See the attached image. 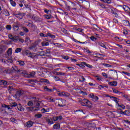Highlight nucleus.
Masks as SVG:
<instances>
[{
  "label": "nucleus",
  "instance_id": "33",
  "mask_svg": "<svg viewBox=\"0 0 130 130\" xmlns=\"http://www.w3.org/2000/svg\"><path fill=\"white\" fill-rule=\"evenodd\" d=\"M6 28L7 30H11L12 29V25H6Z\"/></svg>",
  "mask_w": 130,
  "mask_h": 130
},
{
  "label": "nucleus",
  "instance_id": "47",
  "mask_svg": "<svg viewBox=\"0 0 130 130\" xmlns=\"http://www.w3.org/2000/svg\"><path fill=\"white\" fill-rule=\"evenodd\" d=\"M8 90L9 91H13V90H15V88L12 86L8 87Z\"/></svg>",
  "mask_w": 130,
  "mask_h": 130
},
{
  "label": "nucleus",
  "instance_id": "52",
  "mask_svg": "<svg viewBox=\"0 0 130 130\" xmlns=\"http://www.w3.org/2000/svg\"><path fill=\"white\" fill-rule=\"evenodd\" d=\"M54 79H55V81H60V78H59V77H56V76H55Z\"/></svg>",
  "mask_w": 130,
  "mask_h": 130
},
{
  "label": "nucleus",
  "instance_id": "26",
  "mask_svg": "<svg viewBox=\"0 0 130 130\" xmlns=\"http://www.w3.org/2000/svg\"><path fill=\"white\" fill-rule=\"evenodd\" d=\"M21 74L22 75H24V77H28V73H27V71H23L21 72Z\"/></svg>",
  "mask_w": 130,
  "mask_h": 130
},
{
  "label": "nucleus",
  "instance_id": "55",
  "mask_svg": "<svg viewBox=\"0 0 130 130\" xmlns=\"http://www.w3.org/2000/svg\"><path fill=\"white\" fill-rule=\"evenodd\" d=\"M7 61H8V63H12V62H13V60L12 59L10 58L7 60Z\"/></svg>",
  "mask_w": 130,
  "mask_h": 130
},
{
  "label": "nucleus",
  "instance_id": "53",
  "mask_svg": "<svg viewBox=\"0 0 130 130\" xmlns=\"http://www.w3.org/2000/svg\"><path fill=\"white\" fill-rule=\"evenodd\" d=\"M45 13H46V14H49V12L50 13V12H51V10H44Z\"/></svg>",
  "mask_w": 130,
  "mask_h": 130
},
{
  "label": "nucleus",
  "instance_id": "54",
  "mask_svg": "<svg viewBox=\"0 0 130 130\" xmlns=\"http://www.w3.org/2000/svg\"><path fill=\"white\" fill-rule=\"evenodd\" d=\"M40 36L41 37H47V35H44L43 33L41 32L40 34Z\"/></svg>",
  "mask_w": 130,
  "mask_h": 130
},
{
  "label": "nucleus",
  "instance_id": "43",
  "mask_svg": "<svg viewBox=\"0 0 130 130\" xmlns=\"http://www.w3.org/2000/svg\"><path fill=\"white\" fill-rule=\"evenodd\" d=\"M103 3H107V4H110V0H101Z\"/></svg>",
  "mask_w": 130,
  "mask_h": 130
},
{
  "label": "nucleus",
  "instance_id": "36",
  "mask_svg": "<svg viewBox=\"0 0 130 130\" xmlns=\"http://www.w3.org/2000/svg\"><path fill=\"white\" fill-rule=\"evenodd\" d=\"M11 107H16V106H18V104L17 103H13L11 105Z\"/></svg>",
  "mask_w": 130,
  "mask_h": 130
},
{
  "label": "nucleus",
  "instance_id": "23",
  "mask_svg": "<svg viewBox=\"0 0 130 130\" xmlns=\"http://www.w3.org/2000/svg\"><path fill=\"white\" fill-rule=\"evenodd\" d=\"M49 45V43L46 42H42V46H47Z\"/></svg>",
  "mask_w": 130,
  "mask_h": 130
},
{
  "label": "nucleus",
  "instance_id": "21",
  "mask_svg": "<svg viewBox=\"0 0 130 130\" xmlns=\"http://www.w3.org/2000/svg\"><path fill=\"white\" fill-rule=\"evenodd\" d=\"M22 29L25 32V33H28V32H29V29H28V28L25 26L22 27Z\"/></svg>",
  "mask_w": 130,
  "mask_h": 130
},
{
  "label": "nucleus",
  "instance_id": "1",
  "mask_svg": "<svg viewBox=\"0 0 130 130\" xmlns=\"http://www.w3.org/2000/svg\"><path fill=\"white\" fill-rule=\"evenodd\" d=\"M66 8L67 10H68V11H70L71 9L72 10H77L76 8V4L71 1H69L67 3H66Z\"/></svg>",
  "mask_w": 130,
  "mask_h": 130
},
{
  "label": "nucleus",
  "instance_id": "14",
  "mask_svg": "<svg viewBox=\"0 0 130 130\" xmlns=\"http://www.w3.org/2000/svg\"><path fill=\"white\" fill-rule=\"evenodd\" d=\"M110 98L111 99H112V100H113V101H115V102H116V103H117V104H118V101H117V98H116V97L110 96Z\"/></svg>",
  "mask_w": 130,
  "mask_h": 130
},
{
  "label": "nucleus",
  "instance_id": "61",
  "mask_svg": "<svg viewBox=\"0 0 130 130\" xmlns=\"http://www.w3.org/2000/svg\"><path fill=\"white\" fill-rule=\"evenodd\" d=\"M63 58L64 59H66V60H68V59H69V58H70V57H69L68 56H65L63 57Z\"/></svg>",
  "mask_w": 130,
  "mask_h": 130
},
{
  "label": "nucleus",
  "instance_id": "39",
  "mask_svg": "<svg viewBox=\"0 0 130 130\" xmlns=\"http://www.w3.org/2000/svg\"><path fill=\"white\" fill-rule=\"evenodd\" d=\"M35 47H36V45H34L29 47V48L30 49V50H33V49H35Z\"/></svg>",
  "mask_w": 130,
  "mask_h": 130
},
{
  "label": "nucleus",
  "instance_id": "63",
  "mask_svg": "<svg viewBox=\"0 0 130 130\" xmlns=\"http://www.w3.org/2000/svg\"><path fill=\"white\" fill-rule=\"evenodd\" d=\"M77 31H78V32H83V29H82L81 28H78L76 29Z\"/></svg>",
  "mask_w": 130,
  "mask_h": 130
},
{
  "label": "nucleus",
  "instance_id": "41",
  "mask_svg": "<svg viewBox=\"0 0 130 130\" xmlns=\"http://www.w3.org/2000/svg\"><path fill=\"white\" fill-rule=\"evenodd\" d=\"M35 72H32L29 74V76L30 77H34V76H35Z\"/></svg>",
  "mask_w": 130,
  "mask_h": 130
},
{
  "label": "nucleus",
  "instance_id": "5",
  "mask_svg": "<svg viewBox=\"0 0 130 130\" xmlns=\"http://www.w3.org/2000/svg\"><path fill=\"white\" fill-rule=\"evenodd\" d=\"M31 18L32 19L36 21V22H38V21H39L40 22H42V19L37 18V17H36V15H32Z\"/></svg>",
  "mask_w": 130,
  "mask_h": 130
},
{
  "label": "nucleus",
  "instance_id": "18",
  "mask_svg": "<svg viewBox=\"0 0 130 130\" xmlns=\"http://www.w3.org/2000/svg\"><path fill=\"white\" fill-rule=\"evenodd\" d=\"M46 120L47 122H48V123H50V124H52L53 123V121H52L51 119L47 118Z\"/></svg>",
  "mask_w": 130,
  "mask_h": 130
},
{
  "label": "nucleus",
  "instance_id": "28",
  "mask_svg": "<svg viewBox=\"0 0 130 130\" xmlns=\"http://www.w3.org/2000/svg\"><path fill=\"white\" fill-rule=\"evenodd\" d=\"M27 111H33L34 108L32 107H26Z\"/></svg>",
  "mask_w": 130,
  "mask_h": 130
},
{
  "label": "nucleus",
  "instance_id": "31",
  "mask_svg": "<svg viewBox=\"0 0 130 130\" xmlns=\"http://www.w3.org/2000/svg\"><path fill=\"white\" fill-rule=\"evenodd\" d=\"M103 66H104L106 68H112V66L107 63H103Z\"/></svg>",
  "mask_w": 130,
  "mask_h": 130
},
{
  "label": "nucleus",
  "instance_id": "16",
  "mask_svg": "<svg viewBox=\"0 0 130 130\" xmlns=\"http://www.w3.org/2000/svg\"><path fill=\"white\" fill-rule=\"evenodd\" d=\"M86 106L87 107H88L89 108H92V103H91V102H90L89 101H88L87 102H86Z\"/></svg>",
  "mask_w": 130,
  "mask_h": 130
},
{
  "label": "nucleus",
  "instance_id": "25",
  "mask_svg": "<svg viewBox=\"0 0 130 130\" xmlns=\"http://www.w3.org/2000/svg\"><path fill=\"white\" fill-rule=\"evenodd\" d=\"M11 40H13L14 42H17V41H18V37L16 36H14Z\"/></svg>",
  "mask_w": 130,
  "mask_h": 130
},
{
  "label": "nucleus",
  "instance_id": "13",
  "mask_svg": "<svg viewBox=\"0 0 130 130\" xmlns=\"http://www.w3.org/2000/svg\"><path fill=\"white\" fill-rule=\"evenodd\" d=\"M90 97H91V98H92L94 101H96L99 99L98 96L94 95V94H90Z\"/></svg>",
  "mask_w": 130,
  "mask_h": 130
},
{
  "label": "nucleus",
  "instance_id": "40",
  "mask_svg": "<svg viewBox=\"0 0 130 130\" xmlns=\"http://www.w3.org/2000/svg\"><path fill=\"white\" fill-rule=\"evenodd\" d=\"M81 78L82 80H79V82H85V81H86V79H85V78L83 76H81Z\"/></svg>",
  "mask_w": 130,
  "mask_h": 130
},
{
  "label": "nucleus",
  "instance_id": "24",
  "mask_svg": "<svg viewBox=\"0 0 130 130\" xmlns=\"http://www.w3.org/2000/svg\"><path fill=\"white\" fill-rule=\"evenodd\" d=\"M13 69L14 71H15V72H17V73H20V72H21V70H20V69H18V68L16 66L13 67Z\"/></svg>",
  "mask_w": 130,
  "mask_h": 130
},
{
  "label": "nucleus",
  "instance_id": "64",
  "mask_svg": "<svg viewBox=\"0 0 130 130\" xmlns=\"http://www.w3.org/2000/svg\"><path fill=\"white\" fill-rule=\"evenodd\" d=\"M123 34L125 35L126 34H127V31H126V30H124L123 31Z\"/></svg>",
  "mask_w": 130,
  "mask_h": 130
},
{
  "label": "nucleus",
  "instance_id": "37",
  "mask_svg": "<svg viewBox=\"0 0 130 130\" xmlns=\"http://www.w3.org/2000/svg\"><path fill=\"white\" fill-rule=\"evenodd\" d=\"M2 107L5 108H8V109H11V107H10V106H8L7 105H3Z\"/></svg>",
  "mask_w": 130,
  "mask_h": 130
},
{
  "label": "nucleus",
  "instance_id": "6",
  "mask_svg": "<svg viewBox=\"0 0 130 130\" xmlns=\"http://www.w3.org/2000/svg\"><path fill=\"white\" fill-rule=\"evenodd\" d=\"M19 27H20V23L16 22V25L13 26V29L15 31H18L19 30Z\"/></svg>",
  "mask_w": 130,
  "mask_h": 130
},
{
  "label": "nucleus",
  "instance_id": "7",
  "mask_svg": "<svg viewBox=\"0 0 130 130\" xmlns=\"http://www.w3.org/2000/svg\"><path fill=\"white\" fill-rule=\"evenodd\" d=\"M17 109L19 111H24V110H25V109L22 106L21 104H19L17 105Z\"/></svg>",
  "mask_w": 130,
  "mask_h": 130
},
{
  "label": "nucleus",
  "instance_id": "59",
  "mask_svg": "<svg viewBox=\"0 0 130 130\" xmlns=\"http://www.w3.org/2000/svg\"><path fill=\"white\" fill-rule=\"evenodd\" d=\"M42 112L43 113H45V112H47V110H45V109H44V108H43V109H42Z\"/></svg>",
  "mask_w": 130,
  "mask_h": 130
},
{
  "label": "nucleus",
  "instance_id": "12",
  "mask_svg": "<svg viewBox=\"0 0 130 130\" xmlns=\"http://www.w3.org/2000/svg\"><path fill=\"white\" fill-rule=\"evenodd\" d=\"M60 95L61 96H65L66 97H69V96H70V93L67 92H62L60 93Z\"/></svg>",
  "mask_w": 130,
  "mask_h": 130
},
{
  "label": "nucleus",
  "instance_id": "46",
  "mask_svg": "<svg viewBox=\"0 0 130 130\" xmlns=\"http://www.w3.org/2000/svg\"><path fill=\"white\" fill-rule=\"evenodd\" d=\"M113 84H111V86H114V87H115L117 85V82L116 81H113Z\"/></svg>",
  "mask_w": 130,
  "mask_h": 130
},
{
  "label": "nucleus",
  "instance_id": "57",
  "mask_svg": "<svg viewBox=\"0 0 130 130\" xmlns=\"http://www.w3.org/2000/svg\"><path fill=\"white\" fill-rule=\"evenodd\" d=\"M102 76L104 77L105 78H107V74L105 73H102Z\"/></svg>",
  "mask_w": 130,
  "mask_h": 130
},
{
  "label": "nucleus",
  "instance_id": "4",
  "mask_svg": "<svg viewBox=\"0 0 130 130\" xmlns=\"http://www.w3.org/2000/svg\"><path fill=\"white\" fill-rule=\"evenodd\" d=\"M24 94V91L23 90H19L17 91L16 94H15V98H17V97H20V96H22Z\"/></svg>",
  "mask_w": 130,
  "mask_h": 130
},
{
  "label": "nucleus",
  "instance_id": "19",
  "mask_svg": "<svg viewBox=\"0 0 130 130\" xmlns=\"http://www.w3.org/2000/svg\"><path fill=\"white\" fill-rule=\"evenodd\" d=\"M39 54L41 56H46L45 51H44L39 52Z\"/></svg>",
  "mask_w": 130,
  "mask_h": 130
},
{
  "label": "nucleus",
  "instance_id": "51",
  "mask_svg": "<svg viewBox=\"0 0 130 130\" xmlns=\"http://www.w3.org/2000/svg\"><path fill=\"white\" fill-rule=\"evenodd\" d=\"M118 106H119V107H121L122 109H125V106H124L123 105H120L118 103Z\"/></svg>",
  "mask_w": 130,
  "mask_h": 130
},
{
  "label": "nucleus",
  "instance_id": "30",
  "mask_svg": "<svg viewBox=\"0 0 130 130\" xmlns=\"http://www.w3.org/2000/svg\"><path fill=\"white\" fill-rule=\"evenodd\" d=\"M47 35H48V36H49V37H50L51 38H52V39H54V38H55V36L52 35L50 33H48Z\"/></svg>",
  "mask_w": 130,
  "mask_h": 130
},
{
  "label": "nucleus",
  "instance_id": "56",
  "mask_svg": "<svg viewBox=\"0 0 130 130\" xmlns=\"http://www.w3.org/2000/svg\"><path fill=\"white\" fill-rule=\"evenodd\" d=\"M90 39H91V40H92V41H94V40H97V38L92 36L90 38Z\"/></svg>",
  "mask_w": 130,
  "mask_h": 130
},
{
  "label": "nucleus",
  "instance_id": "44",
  "mask_svg": "<svg viewBox=\"0 0 130 130\" xmlns=\"http://www.w3.org/2000/svg\"><path fill=\"white\" fill-rule=\"evenodd\" d=\"M99 58H102V57H104L105 56V55L101 54H98Z\"/></svg>",
  "mask_w": 130,
  "mask_h": 130
},
{
  "label": "nucleus",
  "instance_id": "45",
  "mask_svg": "<svg viewBox=\"0 0 130 130\" xmlns=\"http://www.w3.org/2000/svg\"><path fill=\"white\" fill-rule=\"evenodd\" d=\"M27 105L28 106H33L34 104H33V102L29 101L28 102V103H27Z\"/></svg>",
  "mask_w": 130,
  "mask_h": 130
},
{
  "label": "nucleus",
  "instance_id": "9",
  "mask_svg": "<svg viewBox=\"0 0 130 130\" xmlns=\"http://www.w3.org/2000/svg\"><path fill=\"white\" fill-rule=\"evenodd\" d=\"M24 54L26 55H30L29 57H31V58H33V55H32V53L30 52L28 50H26L24 52Z\"/></svg>",
  "mask_w": 130,
  "mask_h": 130
},
{
  "label": "nucleus",
  "instance_id": "11",
  "mask_svg": "<svg viewBox=\"0 0 130 130\" xmlns=\"http://www.w3.org/2000/svg\"><path fill=\"white\" fill-rule=\"evenodd\" d=\"M60 125L59 124V123H56L53 125V128L54 129H58V128H60Z\"/></svg>",
  "mask_w": 130,
  "mask_h": 130
},
{
  "label": "nucleus",
  "instance_id": "3",
  "mask_svg": "<svg viewBox=\"0 0 130 130\" xmlns=\"http://www.w3.org/2000/svg\"><path fill=\"white\" fill-rule=\"evenodd\" d=\"M25 15H26V14H25V13H19L18 14H15V17H16V18H19V19H23V17H25Z\"/></svg>",
  "mask_w": 130,
  "mask_h": 130
},
{
  "label": "nucleus",
  "instance_id": "50",
  "mask_svg": "<svg viewBox=\"0 0 130 130\" xmlns=\"http://www.w3.org/2000/svg\"><path fill=\"white\" fill-rule=\"evenodd\" d=\"M123 97H124V98H125V99H126V100H128V101H130V99L128 98V96H127V95H123Z\"/></svg>",
  "mask_w": 130,
  "mask_h": 130
},
{
  "label": "nucleus",
  "instance_id": "32",
  "mask_svg": "<svg viewBox=\"0 0 130 130\" xmlns=\"http://www.w3.org/2000/svg\"><path fill=\"white\" fill-rule=\"evenodd\" d=\"M84 66H86V67H87V68H89V69H92V68H93V66L89 64H87V63L86 62H83Z\"/></svg>",
  "mask_w": 130,
  "mask_h": 130
},
{
  "label": "nucleus",
  "instance_id": "42",
  "mask_svg": "<svg viewBox=\"0 0 130 130\" xmlns=\"http://www.w3.org/2000/svg\"><path fill=\"white\" fill-rule=\"evenodd\" d=\"M56 75H58L59 76H64V73L61 72H57Z\"/></svg>",
  "mask_w": 130,
  "mask_h": 130
},
{
  "label": "nucleus",
  "instance_id": "2",
  "mask_svg": "<svg viewBox=\"0 0 130 130\" xmlns=\"http://www.w3.org/2000/svg\"><path fill=\"white\" fill-rule=\"evenodd\" d=\"M63 102H66L65 100H62V99L56 100V104H58V106L59 107H63L66 106V105L63 104Z\"/></svg>",
  "mask_w": 130,
  "mask_h": 130
},
{
  "label": "nucleus",
  "instance_id": "49",
  "mask_svg": "<svg viewBox=\"0 0 130 130\" xmlns=\"http://www.w3.org/2000/svg\"><path fill=\"white\" fill-rule=\"evenodd\" d=\"M45 18L49 20V19H51V16L50 15H47L45 16Z\"/></svg>",
  "mask_w": 130,
  "mask_h": 130
},
{
  "label": "nucleus",
  "instance_id": "17",
  "mask_svg": "<svg viewBox=\"0 0 130 130\" xmlns=\"http://www.w3.org/2000/svg\"><path fill=\"white\" fill-rule=\"evenodd\" d=\"M129 112L128 111H125L124 112H122V111H120V113L121 114H124L125 115H128Z\"/></svg>",
  "mask_w": 130,
  "mask_h": 130
},
{
  "label": "nucleus",
  "instance_id": "8",
  "mask_svg": "<svg viewBox=\"0 0 130 130\" xmlns=\"http://www.w3.org/2000/svg\"><path fill=\"white\" fill-rule=\"evenodd\" d=\"M26 125L27 127H31L33 125V122L32 121H28L26 122Z\"/></svg>",
  "mask_w": 130,
  "mask_h": 130
},
{
  "label": "nucleus",
  "instance_id": "60",
  "mask_svg": "<svg viewBox=\"0 0 130 130\" xmlns=\"http://www.w3.org/2000/svg\"><path fill=\"white\" fill-rule=\"evenodd\" d=\"M122 73L123 74H124V75H126V76H130V74L129 73H127V72H122Z\"/></svg>",
  "mask_w": 130,
  "mask_h": 130
},
{
  "label": "nucleus",
  "instance_id": "58",
  "mask_svg": "<svg viewBox=\"0 0 130 130\" xmlns=\"http://www.w3.org/2000/svg\"><path fill=\"white\" fill-rule=\"evenodd\" d=\"M38 110H39V108L34 107L33 111H37Z\"/></svg>",
  "mask_w": 130,
  "mask_h": 130
},
{
  "label": "nucleus",
  "instance_id": "35",
  "mask_svg": "<svg viewBox=\"0 0 130 130\" xmlns=\"http://www.w3.org/2000/svg\"><path fill=\"white\" fill-rule=\"evenodd\" d=\"M124 24L125 26H129V22L128 21L126 20L124 21Z\"/></svg>",
  "mask_w": 130,
  "mask_h": 130
},
{
  "label": "nucleus",
  "instance_id": "34",
  "mask_svg": "<svg viewBox=\"0 0 130 130\" xmlns=\"http://www.w3.org/2000/svg\"><path fill=\"white\" fill-rule=\"evenodd\" d=\"M10 3L13 7H16V4L15 2H14V1L12 0V1H11V2Z\"/></svg>",
  "mask_w": 130,
  "mask_h": 130
},
{
  "label": "nucleus",
  "instance_id": "27",
  "mask_svg": "<svg viewBox=\"0 0 130 130\" xmlns=\"http://www.w3.org/2000/svg\"><path fill=\"white\" fill-rule=\"evenodd\" d=\"M21 51H22V48H16L15 52L16 53H19V52H21Z\"/></svg>",
  "mask_w": 130,
  "mask_h": 130
},
{
  "label": "nucleus",
  "instance_id": "10",
  "mask_svg": "<svg viewBox=\"0 0 130 130\" xmlns=\"http://www.w3.org/2000/svg\"><path fill=\"white\" fill-rule=\"evenodd\" d=\"M44 89L45 90V92H53V89L48 88L47 86L44 87Z\"/></svg>",
  "mask_w": 130,
  "mask_h": 130
},
{
  "label": "nucleus",
  "instance_id": "62",
  "mask_svg": "<svg viewBox=\"0 0 130 130\" xmlns=\"http://www.w3.org/2000/svg\"><path fill=\"white\" fill-rule=\"evenodd\" d=\"M113 91L114 93H116L117 94L118 90H116L114 88H113Z\"/></svg>",
  "mask_w": 130,
  "mask_h": 130
},
{
  "label": "nucleus",
  "instance_id": "20",
  "mask_svg": "<svg viewBox=\"0 0 130 130\" xmlns=\"http://www.w3.org/2000/svg\"><path fill=\"white\" fill-rule=\"evenodd\" d=\"M7 53H8V56H10V55L12 54V48H9L8 49V50L7 51Z\"/></svg>",
  "mask_w": 130,
  "mask_h": 130
},
{
  "label": "nucleus",
  "instance_id": "38",
  "mask_svg": "<svg viewBox=\"0 0 130 130\" xmlns=\"http://www.w3.org/2000/svg\"><path fill=\"white\" fill-rule=\"evenodd\" d=\"M18 62L20 66H24L25 64V62L23 61H19Z\"/></svg>",
  "mask_w": 130,
  "mask_h": 130
},
{
  "label": "nucleus",
  "instance_id": "48",
  "mask_svg": "<svg viewBox=\"0 0 130 130\" xmlns=\"http://www.w3.org/2000/svg\"><path fill=\"white\" fill-rule=\"evenodd\" d=\"M2 85H8V82L6 80H2Z\"/></svg>",
  "mask_w": 130,
  "mask_h": 130
},
{
  "label": "nucleus",
  "instance_id": "22",
  "mask_svg": "<svg viewBox=\"0 0 130 130\" xmlns=\"http://www.w3.org/2000/svg\"><path fill=\"white\" fill-rule=\"evenodd\" d=\"M98 44H99V45H100V46H101L102 47H103L104 48L106 49V46L102 42H100L98 43Z\"/></svg>",
  "mask_w": 130,
  "mask_h": 130
},
{
  "label": "nucleus",
  "instance_id": "29",
  "mask_svg": "<svg viewBox=\"0 0 130 130\" xmlns=\"http://www.w3.org/2000/svg\"><path fill=\"white\" fill-rule=\"evenodd\" d=\"M35 117H37L38 118H41V117H42V114H37L35 115Z\"/></svg>",
  "mask_w": 130,
  "mask_h": 130
},
{
  "label": "nucleus",
  "instance_id": "15",
  "mask_svg": "<svg viewBox=\"0 0 130 130\" xmlns=\"http://www.w3.org/2000/svg\"><path fill=\"white\" fill-rule=\"evenodd\" d=\"M123 10H124V11H125V12H129V7H128V6H126L125 5L123 6Z\"/></svg>",
  "mask_w": 130,
  "mask_h": 130
}]
</instances>
